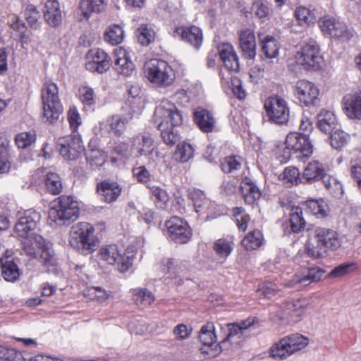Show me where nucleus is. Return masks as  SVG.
<instances>
[{
  "instance_id": "nucleus-1",
  "label": "nucleus",
  "mask_w": 361,
  "mask_h": 361,
  "mask_svg": "<svg viewBox=\"0 0 361 361\" xmlns=\"http://www.w3.org/2000/svg\"><path fill=\"white\" fill-rule=\"evenodd\" d=\"M154 121L157 123L162 140L166 145L173 146L180 140L176 127L183 123V116L173 103L163 100L154 111Z\"/></svg>"
},
{
  "instance_id": "nucleus-2",
  "label": "nucleus",
  "mask_w": 361,
  "mask_h": 361,
  "mask_svg": "<svg viewBox=\"0 0 361 361\" xmlns=\"http://www.w3.org/2000/svg\"><path fill=\"white\" fill-rule=\"evenodd\" d=\"M80 214L78 202L71 196H61L54 200L49 211V217L59 226L70 225Z\"/></svg>"
},
{
  "instance_id": "nucleus-3",
  "label": "nucleus",
  "mask_w": 361,
  "mask_h": 361,
  "mask_svg": "<svg viewBox=\"0 0 361 361\" xmlns=\"http://www.w3.org/2000/svg\"><path fill=\"white\" fill-rule=\"evenodd\" d=\"M94 232V228L89 223L80 222L73 225L70 231L71 246L83 255L91 254L97 247Z\"/></svg>"
},
{
  "instance_id": "nucleus-4",
  "label": "nucleus",
  "mask_w": 361,
  "mask_h": 361,
  "mask_svg": "<svg viewBox=\"0 0 361 361\" xmlns=\"http://www.w3.org/2000/svg\"><path fill=\"white\" fill-rule=\"evenodd\" d=\"M43 119L49 124L55 123L63 111L58 86L50 81L44 82L41 90Z\"/></svg>"
},
{
  "instance_id": "nucleus-5",
  "label": "nucleus",
  "mask_w": 361,
  "mask_h": 361,
  "mask_svg": "<svg viewBox=\"0 0 361 361\" xmlns=\"http://www.w3.org/2000/svg\"><path fill=\"white\" fill-rule=\"evenodd\" d=\"M144 73L149 81L159 87L170 86L175 79L173 68L163 60L147 61L144 66Z\"/></svg>"
},
{
  "instance_id": "nucleus-6",
  "label": "nucleus",
  "mask_w": 361,
  "mask_h": 361,
  "mask_svg": "<svg viewBox=\"0 0 361 361\" xmlns=\"http://www.w3.org/2000/svg\"><path fill=\"white\" fill-rule=\"evenodd\" d=\"M309 338L301 334H295L285 336L270 349L271 356L276 360L286 359L290 355L307 346Z\"/></svg>"
},
{
  "instance_id": "nucleus-7",
  "label": "nucleus",
  "mask_w": 361,
  "mask_h": 361,
  "mask_svg": "<svg viewBox=\"0 0 361 361\" xmlns=\"http://www.w3.org/2000/svg\"><path fill=\"white\" fill-rule=\"evenodd\" d=\"M99 257L109 264H117L120 272L127 271L133 265L135 253L129 249L122 255L116 245H109L100 248Z\"/></svg>"
},
{
  "instance_id": "nucleus-8",
  "label": "nucleus",
  "mask_w": 361,
  "mask_h": 361,
  "mask_svg": "<svg viewBox=\"0 0 361 361\" xmlns=\"http://www.w3.org/2000/svg\"><path fill=\"white\" fill-rule=\"evenodd\" d=\"M315 235L317 238V247L307 249V253L311 257H321L328 249L335 250L340 246L336 233L331 229L317 228L315 229Z\"/></svg>"
},
{
  "instance_id": "nucleus-9",
  "label": "nucleus",
  "mask_w": 361,
  "mask_h": 361,
  "mask_svg": "<svg viewBox=\"0 0 361 361\" xmlns=\"http://www.w3.org/2000/svg\"><path fill=\"white\" fill-rule=\"evenodd\" d=\"M295 60L298 64L303 66L306 70L318 69L321 56L317 42L313 39L304 42L300 51L295 54Z\"/></svg>"
},
{
  "instance_id": "nucleus-10",
  "label": "nucleus",
  "mask_w": 361,
  "mask_h": 361,
  "mask_svg": "<svg viewBox=\"0 0 361 361\" xmlns=\"http://www.w3.org/2000/svg\"><path fill=\"white\" fill-rule=\"evenodd\" d=\"M319 25L325 36L343 41L349 40L353 36V31L347 25L331 16H324L319 19Z\"/></svg>"
},
{
  "instance_id": "nucleus-11",
  "label": "nucleus",
  "mask_w": 361,
  "mask_h": 361,
  "mask_svg": "<svg viewBox=\"0 0 361 361\" xmlns=\"http://www.w3.org/2000/svg\"><path fill=\"white\" fill-rule=\"evenodd\" d=\"M269 118L277 124H285L289 119V108L287 102L279 96L269 97L264 103Z\"/></svg>"
},
{
  "instance_id": "nucleus-12",
  "label": "nucleus",
  "mask_w": 361,
  "mask_h": 361,
  "mask_svg": "<svg viewBox=\"0 0 361 361\" xmlns=\"http://www.w3.org/2000/svg\"><path fill=\"white\" fill-rule=\"evenodd\" d=\"M57 147L60 154L66 160L76 159L83 151L81 138L77 134L59 137Z\"/></svg>"
},
{
  "instance_id": "nucleus-13",
  "label": "nucleus",
  "mask_w": 361,
  "mask_h": 361,
  "mask_svg": "<svg viewBox=\"0 0 361 361\" xmlns=\"http://www.w3.org/2000/svg\"><path fill=\"white\" fill-rule=\"evenodd\" d=\"M294 94L299 102L306 106H316L319 102V91L310 81L301 80L294 87Z\"/></svg>"
},
{
  "instance_id": "nucleus-14",
  "label": "nucleus",
  "mask_w": 361,
  "mask_h": 361,
  "mask_svg": "<svg viewBox=\"0 0 361 361\" xmlns=\"http://www.w3.org/2000/svg\"><path fill=\"white\" fill-rule=\"evenodd\" d=\"M169 236L176 243L183 244L188 243L192 236V231L187 222L182 219L173 216L166 222Z\"/></svg>"
},
{
  "instance_id": "nucleus-15",
  "label": "nucleus",
  "mask_w": 361,
  "mask_h": 361,
  "mask_svg": "<svg viewBox=\"0 0 361 361\" xmlns=\"http://www.w3.org/2000/svg\"><path fill=\"white\" fill-rule=\"evenodd\" d=\"M285 145L291 148L293 151L299 153L297 158H308L313 152V145L309 137L302 135L301 133H290L286 138Z\"/></svg>"
},
{
  "instance_id": "nucleus-16",
  "label": "nucleus",
  "mask_w": 361,
  "mask_h": 361,
  "mask_svg": "<svg viewBox=\"0 0 361 361\" xmlns=\"http://www.w3.org/2000/svg\"><path fill=\"white\" fill-rule=\"evenodd\" d=\"M40 218V214L32 209L25 211L15 225V233L21 238L30 235L32 231L36 228Z\"/></svg>"
},
{
  "instance_id": "nucleus-17",
  "label": "nucleus",
  "mask_w": 361,
  "mask_h": 361,
  "mask_svg": "<svg viewBox=\"0 0 361 361\" xmlns=\"http://www.w3.org/2000/svg\"><path fill=\"white\" fill-rule=\"evenodd\" d=\"M86 58L85 66L90 71L103 73L110 68L111 59L104 50L99 49H91L87 52Z\"/></svg>"
},
{
  "instance_id": "nucleus-18",
  "label": "nucleus",
  "mask_w": 361,
  "mask_h": 361,
  "mask_svg": "<svg viewBox=\"0 0 361 361\" xmlns=\"http://www.w3.org/2000/svg\"><path fill=\"white\" fill-rule=\"evenodd\" d=\"M307 306V302L305 299H298L291 301L283 302L280 307V310L272 312V317H277L279 320H283L288 317H300Z\"/></svg>"
},
{
  "instance_id": "nucleus-19",
  "label": "nucleus",
  "mask_w": 361,
  "mask_h": 361,
  "mask_svg": "<svg viewBox=\"0 0 361 361\" xmlns=\"http://www.w3.org/2000/svg\"><path fill=\"white\" fill-rule=\"evenodd\" d=\"M132 150L138 156L148 157L154 160V155L158 157L159 152L155 150L153 139L149 135L139 134L131 138Z\"/></svg>"
},
{
  "instance_id": "nucleus-20",
  "label": "nucleus",
  "mask_w": 361,
  "mask_h": 361,
  "mask_svg": "<svg viewBox=\"0 0 361 361\" xmlns=\"http://www.w3.org/2000/svg\"><path fill=\"white\" fill-rule=\"evenodd\" d=\"M173 36L189 43L195 49H199L203 41L202 30L196 26L177 27Z\"/></svg>"
},
{
  "instance_id": "nucleus-21",
  "label": "nucleus",
  "mask_w": 361,
  "mask_h": 361,
  "mask_svg": "<svg viewBox=\"0 0 361 361\" xmlns=\"http://www.w3.org/2000/svg\"><path fill=\"white\" fill-rule=\"evenodd\" d=\"M44 18L52 27H59L63 20L60 4L57 0H46L43 8Z\"/></svg>"
},
{
  "instance_id": "nucleus-22",
  "label": "nucleus",
  "mask_w": 361,
  "mask_h": 361,
  "mask_svg": "<svg viewBox=\"0 0 361 361\" xmlns=\"http://www.w3.org/2000/svg\"><path fill=\"white\" fill-rule=\"evenodd\" d=\"M97 192L103 202L109 204L117 200L121 194L122 188L117 182L104 180L97 184Z\"/></svg>"
},
{
  "instance_id": "nucleus-23",
  "label": "nucleus",
  "mask_w": 361,
  "mask_h": 361,
  "mask_svg": "<svg viewBox=\"0 0 361 361\" xmlns=\"http://www.w3.org/2000/svg\"><path fill=\"white\" fill-rule=\"evenodd\" d=\"M218 53L224 66L230 71L239 70L238 57L231 44L223 43L218 47Z\"/></svg>"
},
{
  "instance_id": "nucleus-24",
  "label": "nucleus",
  "mask_w": 361,
  "mask_h": 361,
  "mask_svg": "<svg viewBox=\"0 0 361 361\" xmlns=\"http://www.w3.org/2000/svg\"><path fill=\"white\" fill-rule=\"evenodd\" d=\"M193 116L195 123L203 133H208L215 130L216 119L208 110L198 107L195 110Z\"/></svg>"
},
{
  "instance_id": "nucleus-25",
  "label": "nucleus",
  "mask_w": 361,
  "mask_h": 361,
  "mask_svg": "<svg viewBox=\"0 0 361 361\" xmlns=\"http://www.w3.org/2000/svg\"><path fill=\"white\" fill-rule=\"evenodd\" d=\"M240 47L243 56L252 59L256 56V40L252 30H243L239 35Z\"/></svg>"
},
{
  "instance_id": "nucleus-26",
  "label": "nucleus",
  "mask_w": 361,
  "mask_h": 361,
  "mask_svg": "<svg viewBox=\"0 0 361 361\" xmlns=\"http://www.w3.org/2000/svg\"><path fill=\"white\" fill-rule=\"evenodd\" d=\"M240 187L244 200L248 204H253L262 195L261 190L251 178L245 177Z\"/></svg>"
},
{
  "instance_id": "nucleus-27",
  "label": "nucleus",
  "mask_w": 361,
  "mask_h": 361,
  "mask_svg": "<svg viewBox=\"0 0 361 361\" xmlns=\"http://www.w3.org/2000/svg\"><path fill=\"white\" fill-rule=\"evenodd\" d=\"M34 239L35 245L39 248L37 256H40L44 264L54 265L55 258L51 243L47 241L42 236H36Z\"/></svg>"
},
{
  "instance_id": "nucleus-28",
  "label": "nucleus",
  "mask_w": 361,
  "mask_h": 361,
  "mask_svg": "<svg viewBox=\"0 0 361 361\" xmlns=\"http://www.w3.org/2000/svg\"><path fill=\"white\" fill-rule=\"evenodd\" d=\"M343 109L350 118L361 119V90L349 99L344 97Z\"/></svg>"
},
{
  "instance_id": "nucleus-29",
  "label": "nucleus",
  "mask_w": 361,
  "mask_h": 361,
  "mask_svg": "<svg viewBox=\"0 0 361 361\" xmlns=\"http://www.w3.org/2000/svg\"><path fill=\"white\" fill-rule=\"evenodd\" d=\"M317 118V126L324 133H331L338 126L335 115L330 111L322 109Z\"/></svg>"
},
{
  "instance_id": "nucleus-30",
  "label": "nucleus",
  "mask_w": 361,
  "mask_h": 361,
  "mask_svg": "<svg viewBox=\"0 0 361 361\" xmlns=\"http://www.w3.org/2000/svg\"><path fill=\"white\" fill-rule=\"evenodd\" d=\"M115 70L118 74L129 75L134 70V64L125 50H120L116 55Z\"/></svg>"
},
{
  "instance_id": "nucleus-31",
  "label": "nucleus",
  "mask_w": 361,
  "mask_h": 361,
  "mask_svg": "<svg viewBox=\"0 0 361 361\" xmlns=\"http://www.w3.org/2000/svg\"><path fill=\"white\" fill-rule=\"evenodd\" d=\"M326 171L324 164L318 161H310L305 167L303 178L308 183L320 180Z\"/></svg>"
},
{
  "instance_id": "nucleus-32",
  "label": "nucleus",
  "mask_w": 361,
  "mask_h": 361,
  "mask_svg": "<svg viewBox=\"0 0 361 361\" xmlns=\"http://www.w3.org/2000/svg\"><path fill=\"white\" fill-rule=\"evenodd\" d=\"M128 123V118L121 117L118 115H114L109 118L106 123H101L100 128H104L109 126L110 132L114 133L116 136H121L125 132Z\"/></svg>"
},
{
  "instance_id": "nucleus-33",
  "label": "nucleus",
  "mask_w": 361,
  "mask_h": 361,
  "mask_svg": "<svg viewBox=\"0 0 361 361\" xmlns=\"http://www.w3.org/2000/svg\"><path fill=\"white\" fill-rule=\"evenodd\" d=\"M290 226L293 233H299L305 228L306 221L300 207H293L290 213Z\"/></svg>"
},
{
  "instance_id": "nucleus-34",
  "label": "nucleus",
  "mask_w": 361,
  "mask_h": 361,
  "mask_svg": "<svg viewBox=\"0 0 361 361\" xmlns=\"http://www.w3.org/2000/svg\"><path fill=\"white\" fill-rule=\"evenodd\" d=\"M105 8L104 0H82L80 9L85 19H88L92 13H99Z\"/></svg>"
},
{
  "instance_id": "nucleus-35",
  "label": "nucleus",
  "mask_w": 361,
  "mask_h": 361,
  "mask_svg": "<svg viewBox=\"0 0 361 361\" xmlns=\"http://www.w3.org/2000/svg\"><path fill=\"white\" fill-rule=\"evenodd\" d=\"M261 41L262 51L264 57L269 59L276 58L279 49L276 39L271 36H267Z\"/></svg>"
},
{
  "instance_id": "nucleus-36",
  "label": "nucleus",
  "mask_w": 361,
  "mask_h": 361,
  "mask_svg": "<svg viewBox=\"0 0 361 361\" xmlns=\"http://www.w3.org/2000/svg\"><path fill=\"white\" fill-rule=\"evenodd\" d=\"M2 269V276L7 281H15L19 277V269L17 265L10 259H0Z\"/></svg>"
},
{
  "instance_id": "nucleus-37",
  "label": "nucleus",
  "mask_w": 361,
  "mask_h": 361,
  "mask_svg": "<svg viewBox=\"0 0 361 361\" xmlns=\"http://www.w3.org/2000/svg\"><path fill=\"white\" fill-rule=\"evenodd\" d=\"M124 38V31L118 25H110L104 33V39L112 45H117L121 43Z\"/></svg>"
},
{
  "instance_id": "nucleus-38",
  "label": "nucleus",
  "mask_w": 361,
  "mask_h": 361,
  "mask_svg": "<svg viewBox=\"0 0 361 361\" xmlns=\"http://www.w3.org/2000/svg\"><path fill=\"white\" fill-rule=\"evenodd\" d=\"M303 206L305 207L306 212L319 218H322L327 215L326 204L322 200H308Z\"/></svg>"
},
{
  "instance_id": "nucleus-39",
  "label": "nucleus",
  "mask_w": 361,
  "mask_h": 361,
  "mask_svg": "<svg viewBox=\"0 0 361 361\" xmlns=\"http://www.w3.org/2000/svg\"><path fill=\"white\" fill-rule=\"evenodd\" d=\"M263 241V235L259 230L249 233L242 240L243 246L247 250H256L261 246Z\"/></svg>"
},
{
  "instance_id": "nucleus-40",
  "label": "nucleus",
  "mask_w": 361,
  "mask_h": 361,
  "mask_svg": "<svg viewBox=\"0 0 361 361\" xmlns=\"http://www.w3.org/2000/svg\"><path fill=\"white\" fill-rule=\"evenodd\" d=\"M214 330V325L212 322L207 323L201 328L199 338L204 345L211 347L216 342Z\"/></svg>"
},
{
  "instance_id": "nucleus-41",
  "label": "nucleus",
  "mask_w": 361,
  "mask_h": 361,
  "mask_svg": "<svg viewBox=\"0 0 361 361\" xmlns=\"http://www.w3.org/2000/svg\"><path fill=\"white\" fill-rule=\"evenodd\" d=\"M47 191L52 195H59L63 189L61 177L56 173H48L45 178Z\"/></svg>"
},
{
  "instance_id": "nucleus-42",
  "label": "nucleus",
  "mask_w": 361,
  "mask_h": 361,
  "mask_svg": "<svg viewBox=\"0 0 361 361\" xmlns=\"http://www.w3.org/2000/svg\"><path fill=\"white\" fill-rule=\"evenodd\" d=\"M194 149L189 143L183 142L177 145L174 159L179 162H186L193 157Z\"/></svg>"
},
{
  "instance_id": "nucleus-43",
  "label": "nucleus",
  "mask_w": 361,
  "mask_h": 361,
  "mask_svg": "<svg viewBox=\"0 0 361 361\" xmlns=\"http://www.w3.org/2000/svg\"><path fill=\"white\" fill-rule=\"evenodd\" d=\"M133 300L137 305L146 307L154 301V296L147 289H134Z\"/></svg>"
},
{
  "instance_id": "nucleus-44",
  "label": "nucleus",
  "mask_w": 361,
  "mask_h": 361,
  "mask_svg": "<svg viewBox=\"0 0 361 361\" xmlns=\"http://www.w3.org/2000/svg\"><path fill=\"white\" fill-rule=\"evenodd\" d=\"M36 133L33 130L18 133L15 137V142L18 148L25 149L35 142Z\"/></svg>"
},
{
  "instance_id": "nucleus-45",
  "label": "nucleus",
  "mask_w": 361,
  "mask_h": 361,
  "mask_svg": "<svg viewBox=\"0 0 361 361\" xmlns=\"http://www.w3.org/2000/svg\"><path fill=\"white\" fill-rule=\"evenodd\" d=\"M152 195L154 197V202L157 207L160 209L165 208L169 200V196L166 191L159 186L147 185Z\"/></svg>"
},
{
  "instance_id": "nucleus-46",
  "label": "nucleus",
  "mask_w": 361,
  "mask_h": 361,
  "mask_svg": "<svg viewBox=\"0 0 361 361\" xmlns=\"http://www.w3.org/2000/svg\"><path fill=\"white\" fill-rule=\"evenodd\" d=\"M228 334L226 337L220 342L217 345L219 347L220 350H228L231 347V341L233 338L236 336H238V338L241 337L243 334L241 329L238 326V325L235 324H228Z\"/></svg>"
},
{
  "instance_id": "nucleus-47",
  "label": "nucleus",
  "mask_w": 361,
  "mask_h": 361,
  "mask_svg": "<svg viewBox=\"0 0 361 361\" xmlns=\"http://www.w3.org/2000/svg\"><path fill=\"white\" fill-rule=\"evenodd\" d=\"M300 172L298 169L293 166L286 167L283 172L279 176V178L283 183L288 186L294 184L298 185L299 183Z\"/></svg>"
},
{
  "instance_id": "nucleus-48",
  "label": "nucleus",
  "mask_w": 361,
  "mask_h": 361,
  "mask_svg": "<svg viewBox=\"0 0 361 361\" xmlns=\"http://www.w3.org/2000/svg\"><path fill=\"white\" fill-rule=\"evenodd\" d=\"M25 19L31 28L37 30L40 27L41 22L39 21L41 15L39 11L33 5L27 6L25 11Z\"/></svg>"
},
{
  "instance_id": "nucleus-49",
  "label": "nucleus",
  "mask_w": 361,
  "mask_h": 361,
  "mask_svg": "<svg viewBox=\"0 0 361 361\" xmlns=\"http://www.w3.org/2000/svg\"><path fill=\"white\" fill-rule=\"evenodd\" d=\"M86 159L92 166H102L106 161V155L99 149H90L87 151Z\"/></svg>"
},
{
  "instance_id": "nucleus-50",
  "label": "nucleus",
  "mask_w": 361,
  "mask_h": 361,
  "mask_svg": "<svg viewBox=\"0 0 361 361\" xmlns=\"http://www.w3.org/2000/svg\"><path fill=\"white\" fill-rule=\"evenodd\" d=\"M295 16L298 23L302 26H307L315 20V17L312 11L304 6H299L296 8Z\"/></svg>"
},
{
  "instance_id": "nucleus-51",
  "label": "nucleus",
  "mask_w": 361,
  "mask_h": 361,
  "mask_svg": "<svg viewBox=\"0 0 361 361\" xmlns=\"http://www.w3.org/2000/svg\"><path fill=\"white\" fill-rule=\"evenodd\" d=\"M213 249L219 257L224 259L226 258L233 250L231 243L224 238L216 240Z\"/></svg>"
},
{
  "instance_id": "nucleus-52",
  "label": "nucleus",
  "mask_w": 361,
  "mask_h": 361,
  "mask_svg": "<svg viewBox=\"0 0 361 361\" xmlns=\"http://www.w3.org/2000/svg\"><path fill=\"white\" fill-rule=\"evenodd\" d=\"M190 196L197 213L203 212L208 206L209 201L202 191H194L190 194Z\"/></svg>"
},
{
  "instance_id": "nucleus-53",
  "label": "nucleus",
  "mask_w": 361,
  "mask_h": 361,
  "mask_svg": "<svg viewBox=\"0 0 361 361\" xmlns=\"http://www.w3.org/2000/svg\"><path fill=\"white\" fill-rule=\"evenodd\" d=\"M154 32L147 25H141L137 30L139 42L142 45H148L154 39Z\"/></svg>"
},
{
  "instance_id": "nucleus-54",
  "label": "nucleus",
  "mask_w": 361,
  "mask_h": 361,
  "mask_svg": "<svg viewBox=\"0 0 361 361\" xmlns=\"http://www.w3.org/2000/svg\"><path fill=\"white\" fill-rule=\"evenodd\" d=\"M221 167L225 173H232L241 167L240 158L235 156L226 157L221 163Z\"/></svg>"
},
{
  "instance_id": "nucleus-55",
  "label": "nucleus",
  "mask_w": 361,
  "mask_h": 361,
  "mask_svg": "<svg viewBox=\"0 0 361 361\" xmlns=\"http://www.w3.org/2000/svg\"><path fill=\"white\" fill-rule=\"evenodd\" d=\"M36 236H41L33 233H30V235L24 238V240L22 243L23 249L26 255L31 257H37L39 248L35 245V238Z\"/></svg>"
},
{
  "instance_id": "nucleus-56",
  "label": "nucleus",
  "mask_w": 361,
  "mask_h": 361,
  "mask_svg": "<svg viewBox=\"0 0 361 361\" xmlns=\"http://www.w3.org/2000/svg\"><path fill=\"white\" fill-rule=\"evenodd\" d=\"M349 135L345 132L336 130L330 136L331 145L335 149H341L348 141Z\"/></svg>"
},
{
  "instance_id": "nucleus-57",
  "label": "nucleus",
  "mask_w": 361,
  "mask_h": 361,
  "mask_svg": "<svg viewBox=\"0 0 361 361\" xmlns=\"http://www.w3.org/2000/svg\"><path fill=\"white\" fill-rule=\"evenodd\" d=\"M357 268V267L354 262L341 264L331 270L329 276L331 278L341 277L355 271Z\"/></svg>"
},
{
  "instance_id": "nucleus-58",
  "label": "nucleus",
  "mask_w": 361,
  "mask_h": 361,
  "mask_svg": "<svg viewBox=\"0 0 361 361\" xmlns=\"http://www.w3.org/2000/svg\"><path fill=\"white\" fill-rule=\"evenodd\" d=\"M324 271L317 268H310L307 270V273L302 278L298 279V282L305 286L312 283L318 281L322 278Z\"/></svg>"
},
{
  "instance_id": "nucleus-59",
  "label": "nucleus",
  "mask_w": 361,
  "mask_h": 361,
  "mask_svg": "<svg viewBox=\"0 0 361 361\" xmlns=\"http://www.w3.org/2000/svg\"><path fill=\"white\" fill-rule=\"evenodd\" d=\"M233 216L239 230L245 231L247 228V224L250 221L249 215L245 213L243 208L236 207L233 209Z\"/></svg>"
},
{
  "instance_id": "nucleus-60",
  "label": "nucleus",
  "mask_w": 361,
  "mask_h": 361,
  "mask_svg": "<svg viewBox=\"0 0 361 361\" xmlns=\"http://www.w3.org/2000/svg\"><path fill=\"white\" fill-rule=\"evenodd\" d=\"M252 10L259 18H265L269 15V8L266 0H255Z\"/></svg>"
},
{
  "instance_id": "nucleus-61",
  "label": "nucleus",
  "mask_w": 361,
  "mask_h": 361,
  "mask_svg": "<svg viewBox=\"0 0 361 361\" xmlns=\"http://www.w3.org/2000/svg\"><path fill=\"white\" fill-rule=\"evenodd\" d=\"M279 288L276 283L271 281H266L260 284L257 293L259 296H264L266 298H271L279 292Z\"/></svg>"
},
{
  "instance_id": "nucleus-62",
  "label": "nucleus",
  "mask_w": 361,
  "mask_h": 361,
  "mask_svg": "<svg viewBox=\"0 0 361 361\" xmlns=\"http://www.w3.org/2000/svg\"><path fill=\"white\" fill-rule=\"evenodd\" d=\"M0 361H25L20 353L0 346Z\"/></svg>"
},
{
  "instance_id": "nucleus-63",
  "label": "nucleus",
  "mask_w": 361,
  "mask_h": 361,
  "mask_svg": "<svg viewBox=\"0 0 361 361\" xmlns=\"http://www.w3.org/2000/svg\"><path fill=\"white\" fill-rule=\"evenodd\" d=\"M80 99L85 106H92L94 104V90L88 87H82L79 90Z\"/></svg>"
},
{
  "instance_id": "nucleus-64",
  "label": "nucleus",
  "mask_w": 361,
  "mask_h": 361,
  "mask_svg": "<svg viewBox=\"0 0 361 361\" xmlns=\"http://www.w3.org/2000/svg\"><path fill=\"white\" fill-rule=\"evenodd\" d=\"M320 180H322V182L326 189L332 192H336L341 189L340 183L334 177L327 174L326 172L322 176Z\"/></svg>"
}]
</instances>
